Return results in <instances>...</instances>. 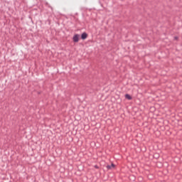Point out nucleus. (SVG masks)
I'll return each mask as SVG.
<instances>
[{
    "label": "nucleus",
    "instance_id": "20e7f679",
    "mask_svg": "<svg viewBox=\"0 0 182 182\" xmlns=\"http://www.w3.org/2000/svg\"><path fill=\"white\" fill-rule=\"evenodd\" d=\"M107 167L108 169L114 168V164H112L111 166H107Z\"/></svg>",
    "mask_w": 182,
    "mask_h": 182
},
{
    "label": "nucleus",
    "instance_id": "39448f33",
    "mask_svg": "<svg viewBox=\"0 0 182 182\" xmlns=\"http://www.w3.org/2000/svg\"><path fill=\"white\" fill-rule=\"evenodd\" d=\"M175 41H177L178 39V37H174Z\"/></svg>",
    "mask_w": 182,
    "mask_h": 182
},
{
    "label": "nucleus",
    "instance_id": "f03ea898",
    "mask_svg": "<svg viewBox=\"0 0 182 182\" xmlns=\"http://www.w3.org/2000/svg\"><path fill=\"white\" fill-rule=\"evenodd\" d=\"M87 38V33H83L82 35H81V39L82 40H85Z\"/></svg>",
    "mask_w": 182,
    "mask_h": 182
},
{
    "label": "nucleus",
    "instance_id": "7ed1b4c3",
    "mask_svg": "<svg viewBox=\"0 0 182 182\" xmlns=\"http://www.w3.org/2000/svg\"><path fill=\"white\" fill-rule=\"evenodd\" d=\"M125 99H127L128 100H132V96L130 95L127 94L125 95Z\"/></svg>",
    "mask_w": 182,
    "mask_h": 182
},
{
    "label": "nucleus",
    "instance_id": "f257e3e1",
    "mask_svg": "<svg viewBox=\"0 0 182 182\" xmlns=\"http://www.w3.org/2000/svg\"><path fill=\"white\" fill-rule=\"evenodd\" d=\"M79 38H80V36L79 34L74 35L73 38V42L77 43L79 42Z\"/></svg>",
    "mask_w": 182,
    "mask_h": 182
}]
</instances>
